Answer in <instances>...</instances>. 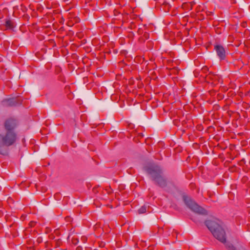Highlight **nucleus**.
<instances>
[{
    "label": "nucleus",
    "mask_w": 250,
    "mask_h": 250,
    "mask_svg": "<svg viewBox=\"0 0 250 250\" xmlns=\"http://www.w3.org/2000/svg\"><path fill=\"white\" fill-rule=\"evenodd\" d=\"M17 125V121L13 118L6 120L4 123L6 133L0 134V154L2 155L7 153V148L13 145L17 140V134L14 129Z\"/></svg>",
    "instance_id": "f257e3e1"
},
{
    "label": "nucleus",
    "mask_w": 250,
    "mask_h": 250,
    "mask_svg": "<svg viewBox=\"0 0 250 250\" xmlns=\"http://www.w3.org/2000/svg\"><path fill=\"white\" fill-rule=\"evenodd\" d=\"M144 169L156 185L162 188L167 186V180L160 166L155 164H150L144 167Z\"/></svg>",
    "instance_id": "f03ea898"
},
{
    "label": "nucleus",
    "mask_w": 250,
    "mask_h": 250,
    "mask_svg": "<svg viewBox=\"0 0 250 250\" xmlns=\"http://www.w3.org/2000/svg\"><path fill=\"white\" fill-rule=\"evenodd\" d=\"M220 221L213 218L206 220L205 224L214 237L220 242H226V232L220 224Z\"/></svg>",
    "instance_id": "7ed1b4c3"
},
{
    "label": "nucleus",
    "mask_w": 250,
    "mask_h": 250,
    "mask_svg": "<svg viewBox=\"0 0 250 250\" xmlns=\"http://www.w3.org/2000/svg\"><path fill=\"white\" fill-rule=\"evenodd\" d=\"M183 200L186 206L193 212L202 215H207L208 214L205 209L197 204L190 197L187 196H184Z\"/></svg>",
    "instance_id": "20e7f679"
},
{
    "label": "nucleus",
    "mask_w": 250,
    "mask_h": 250,
    "mask_svg": "<svg viewBox=\"0 0 250 250\" xmlns=\"http://www.w3.org/2000/svg\"><path fill=\"white\" fill-rule=\"evenodd\" d=\"M206 81L213 84H217L221 81V78L218 75H216L212 72H210L206 77Z\"/></svg>",
    "instance_id": "39448f33"
},
{
    "label": "nucleus",
    "mask_w": 250,
    "mask_h": 250,
    "mask_svg": "<svg viewBox=\"0 0 250 250\" xmlns=\"http://www.w3.org/2000/svg\"><path fill=\"white\" fill-rule=\"evenodd\" d=\"M214 50L220 60H224L226 57V52L225 48L220 44H216L214 45Z\"/></svg>",
    "instance_id": "423d86ee"
},
{
    "label": "nucleus",
    "mask_w": 250,
    "mask_h": 250,
    "mask_svg": "<svg viewBox=\"0 0 250 250\" xmlns=\"http://www.w3.org/2000/svg\"><path fill=\"white\" fill-rule=\"evenodd\" d=\"M81 42L82 43L81 44H79V47H81V49H83L85 50L86 52H89L90 51V48L88 46H84L86 42L85 39H83Z\"/></svg>",
    "instance_id": "0eeeda50"
},
{
    "label": "nucleus",
    "mask_w": 250,
    "mask_h": 250,
    "mask_svg": "<svg viewBox=\"0 0 250 250\" xmlns=\"http://www.w3.org/2000/svg\"><path fill=\"white\" fill-rule=\"evenodd\" d=\"M5 25L7 29H12L14 27V23L10 20L6 21Z\"/></svg>",
    "instance_id": "6e6552de"
},
{
    "label": "nucleus",
    "mask_w": 250,
    "mask_h": 250,
    "mask_svg": "<svg viewBox=\"0 0 250 250\" xmlns=\"http://www.w3.org/2000/svg\"><path fill=\"white\" fill-rule=\"evenodd\" d=\"M6 104L8 106H16L18 104L17 101L14 99H10L7 100Z\"/></svg>",
    "instance_id": "1a4fd4ad"
},
{
    "label": "nucleus",
    "mask_w": 250,
    "mask_h": 250,
    "mask_svg": "<svg viewBox=\"0 0 250 250\" xmlns=\"http://www.w3.org/2000/svg\"><path fill=\"white\" fill-rule=\"evenodd\" d=\"M146 211V207L144 205L141 207L138 210L139 214L144 213Z\"/></svg>",
    "instance_id": "9d476101"
},
{
    "label": "nucleus",
    "mask_w": 250,
    "mask_h": 250,
    "mask_svg": "<svg viewBox=\"0 0 250 250\" xmlns=\"http://www.w3.org/2000/svg\"><path fill=\"white\" fill-rule=\"evenodd\" d=\"M226 247L228 250H236L235 247L231 243H228L226 244Z\"/></svg>",
    "instance_id": "9b49d317"
},
{
    "label": "nucleus",
    "mask_w": 250,
    "mask_h": 250,
    "mask_svg": "<svg viewBox=\"0 0 250 250\" xmlns=\"http://www.w3.org/2000/svg\"><path fill=\"white\" fill-rule=\"evenodd\" d=\"M36 224V222H35V221H31L29 223V226L30 227V228H32V227H34Z\"/></svg>",
    "instance_id": "f8f14e48"
},
{
    "label": "nucleus",
    "mask_w": 250,
    "mask_h": 250,
    "mask_svg": "<svg viewBox=\"0 0 250 250\" xmlns=\"http://www.w3.org/2000/svg\"><path fill=\"white\" fill-rule=\"evenodd\" d=\"M86 116L84 114L81 115V119L82 121H85L86 120Z\"/></svg>",
    "instance_id": "ddd939ff"
},
{
    "label": "nucleus",
    "mask_w": 250,
    "mask_h": 250,
    "mask_svg": "<svg viewBox=\"0 0 250 250\" xmlns=\"http://www.w3.org/2000/svg\"><path fill=\"white\" fill-rule=\"evenodd\" d=\"M87 238L86 236H82V237H81V240L82 241L83 243H85L86 241H87Z\"/></svg>",
    "instance_id": "4468645a"
},
{
    "label": "nucleus",
    "mask_w": 250,
    "mask_h": 250,
    "mask_svg": "<svg viewBox=\"0 0 250 250\" xmlns=\"http://www.w3.org/2000/svg\"><path fill=\"white\" fill-rule=\"evenodd\" d=\"M79 39L83 38L84 34L83 33H81V32H79Z\"/></svg>",
    "instance_id": "2eb2a0df"
},
{
    "label": "nucleus",
    "mask_w": 250,
    "mask_h": 250,
    "mask_svg": "<svg viewBox=\"0 0 250 250\" xmlns=\"http://www.w3.org/2000/svg\"><path fill=\"white\" fill-rule=\"evenodd\" d=\"M72 241L74 245H76L78 243V240L77 239H73Z\"/></svg>",
    "instance_id": "dca6fc26"
},
{
    "label": "nucleus",
    "mask_w": 250,
    "mask_h": 250,
    "mask_svg": "<svg viewBox=\"0 0 250 250\" xmlns=\"http://www.w3.org/2000/svg\"><path fill=\"white\" fill-rule=\"evenodd\" d=\"M62 243L61 242V240L59 239H58L57 240V242H56V243H57V246H59L61 244V243Z\"/></svg>",
    "instance_id": "f3484780"
},
{
    "label": "nucleus",
    "mask_w": 250,
    "mask_h": 250,
    "mask_svg": "<svg viewBox=\"0 0 250 250\" xmlns=\"http://www.w3.org/2000/svg\"><path fill=\"white\" fill-rule=\"evenodd\" d=\"M81 104H82V103H81V101H80V100H79V109H81V108L83 107V106H80V105H81Z\"/></svg>",
    "instance_id": "a211bd4d"
},
{
    "label": "nucleus",
    "mask_w": 250,
    "mask_h": 250,
    "mask_svg": "<svg viewBox=\"0 0 250 250\" xmlns=\"http://www.w3.org/2000/svg\"><path fill=\"white\" fill-rule=\"evenodd\" d=\"M72 146L73 147H76V146H77V145L75 143H72Z\"/></svg>",
    "instance_id": "6ab92c4d"
},
{
    "label": "nucleus",
    "mask_w": 250,
    "mask_h": 250,
    "mask_svg": "<svg viewBox=\"0 0 250 250\" xmlns=\"http://www.w3.org/2000/svg\"><path fill=\"white\" fill-rule=\"evenodd\" d=\"M37 241H38V242L39 243H40V242H41V241H42V239H41V238H38V239H37Z\"/></svg>",
    "instance_id": "aec40b11"
},
{
    "label": "nucleus",
    "mask_w": 250,
    "mask_h": 250,
    "mask_svg": "<svg viewBox=\"0 0 250 250\" xmlns=\"http://www.w3.org/2000/svg\"><path fill=\"white\" fill-rule=\"evenodd\" d=\"M72 97V94H70V95H68V98H69V99H71Z\"/></svg>",
    "instance_id": "412c9836"
},
{
    "label": "nucleus",
    "mask_w": 250,
    "mask_h": 250,
    "mask_svg": "<svg viewBox=\"0 0 250 250\" xmlns=\"http://www.w3.org/2000/svg\"><path fill=\"white\" fill-rule=\"evenodd\" d=\"M85 60V59H83L82 62H83V63H84Z\"/></svg>",
    "instance_id": "4be33fe9"
},
{
    "label": "nucleus",
    "mask_w": 250,
    "mask_h": 250,
    "mask_svg": "<svg viewBox=\"0 0 250 250\" xmlns=\"http://www.w3.org/2000/svg\"><path fill=\"white\" fill-rule=\"evenodd\" d=\"M83 79H84V81H85V80H87V78H84Z\"/></svg>",
    "instance_id": "5701e85b"
},
{
    "label": "nucleus",
    "mask_w": 250,
    "mask_h": 250,
    "mask_svg": "<svg viewBox=\"0 0 250 250\" xmlns=\"http://www.w3.org/2000/svg\"><path fill=\"white\" fill-rule=\"evenodd\" d=\"M79 250H82V248H81V247H80V246H79Z\"/></svg>",
    "instance_id": "b1692460"
},
{
    "label": "nucleus",
    "mask_w": 250,
    "mask_h": 250,
    "mask_svg": "<svg viewBox=\"0 0 250 250\" xmlns=\"http://www.w3.org/2000/svg\"><path fill=\"white\" fill-rule=\"evenodd\" d=\"M76 250H78V247L76 248Z\"/></svg>",
    "instance_id": "393cba45"
},
{
    "label": "nucleus",
    "mask_w": 250,
    "mask_h": 250,
    "mask_svg": "<svg viewBox=\"0 0 250 250\" xmlns=\"http://www.w3.org/2000/svg\"><path fill=\"white\" fill-rule=\"evenodd\" d=\"M194 222H196L195 220H193Z\"/></svg>",
    "instance_id": "a878e982"
}]
</instances>
